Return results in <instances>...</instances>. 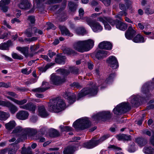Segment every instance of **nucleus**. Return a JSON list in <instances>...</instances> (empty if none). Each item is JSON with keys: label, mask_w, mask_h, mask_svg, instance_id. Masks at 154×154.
I'll return each mask as SVG.
<instances>
[{"label": "nucleus", "mask_w": 154, "mask_h": 154, "mask_svg": "<svg viewBox=\"0 0 154 154\" xmlns=\"http://www.w3.org/2000/svg\"><path fill=\"white\" fill-rule=\"evenodd\" d=\"M60 128L61 129V131H71L72 130L71 128L68 126H63V125H61L60 126Z\"/></svg>", "instance_id": "nucleus-45"}, {"label": "nucleus", "mask_w": 154, "mask_h": 154, "mask_svg": "<svg viewBox=\"0 0 154 154\" xmlns=\"http://www.w3.org/2000/svg\"><path fill=\"white\" fill-rule=\"evenodd\" d=\"M76 33L79 35H83L86 34V31L83 26H81L78 27L75 30Z\"/></svg>", "instance_id": "nucleus-31"}, {"label": "nucleus", "mask_w": 154, "mask_h": 154, "mask_svg": "<svg viewBox=\"0 0 154 154\" xmlns=\"http://www.w3.org/2000/svg\"><path fill=\"white\" fill-rule=\"evenodd\" d=\"M117 139L119 140H131V136L125 134L118 135L117 137Z\"/></svg>", "instance_id": "nucleus-38"}, {"label": "nucleus", "mask_w": 154, "mask_h": 154, "mask_svg": "<svg viewBox=\"0 0 154 154\" xmlns=\"http://www.w3.org/2000/svg\"><path fill=\"white\" fill-rule=\"evenodd\" d=\"M62 1V0H49L47 2L48 4H54L59 3Z\"/></svg>", "instance_id": "nucleus-58"}, {"label": "nucleus", "mask_w": 154, "mask_h": 154, "mask_svg": "<svg viewBox=\"0 0 154 154\" xmlns=\"http://www.w3.org/2000/svg\"><path fill=\"white\" fill-rule=\"evenodd\" d=\"M17 50L22 53L26 57H27L28 55L29 48L27 47H17L16 48Z\"/></svg>", "instance_id": "nucleus-28"}, {"label": "nucleus", "mask_w": 154, "mask_h": 154, "mask_svg": "<svg viewBox=\"0 0 154 154\" xmlns=\"http://www.w3.org/2000/svg\"><path fill=\"white\" fill-rule=\"evenodd\" d=\"M130 107L128 103H123L118 105L113 109L114 113L116 115H120L130 110Z\"/></svg>", "instance_id": "nucleus-6"}, {"label": "nucleus", "mask_w": 154, "mask_h": 154, "mask_svg": "<svg viewBox=\"0 0 154 154\" xmlns=\"http://www.w3.org/2000/svg\"><path fill=\"white\" fill-rule=\"evenodd\" d=\"M28 20L32 23H34L35 21V17L34 16H29L28 17Z\"/></svg>", "instance_id": "nucleus-57"}, {"label": "nucleus", "mask_w": 154, "mask_h": 154, "mask_svg": "<svg viewBox=\"0 0 154 154\" xmlns=\"http://www.w3.org/2000/svg\"><path fill=\"white\" fill-rule=\"evenodd\" d=\"M49 136L51 137H57L60 135L59 132L55 129H53L50 133Z\"/></svg>", "instance_id": "nucleus-43"}, {"label": "nucleus", "mask_w": 154, "mask_h": 154, "mask_svg": "<svg viewBox=\"0 0 154 154\" xmlns=\"http://www.w3.org/2000/svg\"><path fill=\"white\" fill-rule=\"evenodd\" d=\"M66 57L63 56H58V57L55 59L56 62L59 64H63L65 63Z\"/></svg>", "instance_id": "nucleus-36"}, {"label": "nucleus", "mask_w": 154, "mask_h": 154, "mask_svg": "<svg viewBox=\"0 0 154 154\" xmlns=\"http://www.w3.org/2000/svg\"><path fill=\"white\" fill-rule=\"evenodd\" d=\"M102 54L101 50L98 51L96 54V57L98 59L104 57Z\"/></svg>", "instance_id": "nucleus-56"}, {"label": "nucleus", "mask_w": 154, "mask_h": 154, "mask_svg": "<svg viewBox=\"0 0 154 154\" xmlns=\"http://www.w3.org/2000/svg\"><path fill=\"white\" fill-rule=\"evenodd\" d=\"M29 116L28 112L24 110L19 111L16 115L17 118L20 120H25L27 119Z\"/></svg>", "instance_id": "nucleus-19"}, {"label": "nucleus", "mask_w": 154, "mask_h": 154, "mask_svg": "<svg viewBox=\"0 0 154 154\" xmlns=\"http://www.w3.org/2000/svg\"><path fill=\"white\" fill-rule=\"evenodd\" d=\"M11 40L8 41L6 43H2L0 45V49L2 50H8L9 47L11 45Z\"/></svg>", "instance_id": "nucleus-32"}, {"label": "nucleus", "mask_w": 154, "mask_h": 154, "mask_svg": "<svg viewBox=\"0 0 154 154\" xmlns=\"http://www.w3.org/2000/svg\"><path fill=\"white\" fill-rule=\"evenodd\" d=\"M139 97L138 95H133L130 98L131 99V103L133 106H137L139 104L140 101L141 100V98H139Z\"/></svg>", "instance_id": "nucleus-22"}, {"label": "nucleus", "mask_w": 154, "mask_h": 154, "mask_svg": "<svg viewBox=\"0 0 154 154\" xmlns=\"http://www.w3.org/2000/svg\"><path fill=\"white\" fill-rule=\"evenodd\" d=\"M62 34L63 35H67L68 36H72L73 34L70 32L68 29L65 26H62L60 27Z\"/></svg>", "instance_id": "nucleus-29"}, {"label": "nucleus", "mask_w": 154, "mask_h": 154, "mask_svg": "<svg viewBox=\"0 0 154 154\" xmlns=\"http://www.w3.org/2000/svg\"><path fill=\"white\" fill-rule=\"evenodd\" d=\"M18 6L21 9L27 10L30 8V4L28 0H23L19 4Z\"/></svg>", "instance_id": "nucleus-24"}, {"label": "nucleus", "mask_w": 154, "mask_h": 154, "mask_svg": "<svg viewBox=\"0 0 154 154\" xmlns=\"http://www.w3.org/2000/svg\"><path fill=\"white\" fill-rule=\"evenodd\" d=\"M142 132L143 134L149 136H150L152 134L151 131L147 129H143L142 131Z\"/></svg>", "instance_id": "nucleus-51"}, {"label": "nucleus", "mask_w": 154, "mask_h": 154, "mask_svg": "<svg viewBox=\"0 0 154 154\" xmlns=\"http://www.w3.org/2000/svg\"><path fill=\"white\" fill-rule=\"evenodd\" d=\"M125 3V6L123 4H120L119 7L120 9L122 10H126L131 7V2L128 0H124Z\"/></svg>", "instance_id": "nucleus-27"}, {"label": "nucleus", "mask_w": 154, "mask_h": 154, "mask_svg": "<svg viewBox=\"0 0 154 154\" xmlns=\"http://www.w3.org/2000/svg\"><path fill=\"white\" fill-rule=\"evenodd\" d=\"M12 57L14 59L22 60L23 59V57L21 55H19L16 53H12Z\"/></svg>", "instance_id": "nucleus-46"}, {"label": "nucleus", "mask_w": 154, "mask_h": 154, "mask_svg": "<svg viewBox=\"0 0 154 154\" xmlns=\"http://www.w3.org/2000/svg\"><path fill=\"white\" fill-rule=\"evenodd\" d=\"M65 106V103L62 99H54L50 100L49 109L51 112H58L63 110Z\"/></svg>", "instance_id": "nucleus-3"}, {"label": "nucleus", "mask_w": 154, "mask_h": 154, "mask_svg": "<svg viewBox=\"0 0 154 154\" xmlns=\"http://www.w3.org/2000/svg\"><path fill=\"white\" fill-rule=\"evenodd\" d=\"M104 4L105 6H109L111 3L110 0H100Z\"/></svg>", "instance_id": "nucleus-63"}, {"label": "nucleus", "mask_w": 154, "mask_h": 154, "mask_svg": "<svg viewBox=\"0 0 154 154\" xmlns=\"http://www.w3.org/2000/svg\"><path fill=\"white\" fill-rule=\"evenodd\" d=\"M0 105L8 107L11 114H14L18 110V108L10 102L0 100Z\"/></svg>", "instance_id": "nucleus-11"}, {"label": "nucleus", "mask_w": 154, "mask_h": 154, "mask_svg": "<svg viewBox=\"0 0 154 154\" xmlns=\"http://www.w3.org/2000/svg\"><path fill=\"white\" fill-rule=\"evenodd\" d=\"M79 15L80 17V19H83L82 18V17L84 13V10L82 8H80L79 10Z\"/></svg>", "instance_id": "nucleus-62"}, {"label": "nucleus", "mask_w": 154, "mask_h": 154, "mask_svg": "<svg viewBox=\"0 0 154 154\" xmlns=\"http://www.w3.org/2000/svg\"><path fill=\"white\" fill-rule=\"evenodd\" d=\"M109 149H111L114 150H121V148L118 147L114 145H109L108 147Z\"/></svg>", "instance_id": "nucleus-59"}, {"label": "nucleus", "mask_w": 154, "mask_h": 154, "mask_svg": "<svg viewBox=\"0 0 154 154\" xmlns=\"http://www.w3.org/2000/svg\"><path fill=\"white\" fill-rule=\"evenodd\" d=\"M37 132V130L33 128H23V134L21 136V141L26 139V135L32 137L34 134Z\"/></svg>", "instance_id": "nucleus-10"}, {"label": "nucleus", "mask_w": 154, "mask_h": 154, "mask_svg": "<svg viewBox=\"0 0 154 154\" xmlns=\"http://www.w3.org/2000/svg\"><path fill=\"white\" fill-rule=\"evenodd\" d=\"M42 134H34L32 137L33 139L39 142H44L45 141V138L43 137Z\"/></svg>", "instance_id": "nucleus-25"}, {"label": "nucleus", "mask_w": 154, "mask_h": 154, "mask_svg": "<svg viewBox=\"0 0 154 154\" xmlns=\"http://www.w3.org/2000/svg\"><path fill=\"white\" fill-rule=\"evenodd\" d=\"M48 82H43L42 85V87H39L33 90L35 92H42L45 91L48 89L49 87L48 86Z\"/></svg>", "instance_id": "nucleus-23"}, {"label": "nucleus", "mask_w": 154, "mask_h": 154, "mask_svg": "<svg viewBox=\"0 0 154 154\" xmlns=\"http://www.w3.org/2000/svg\"><path fill=\"white\" fill-rule=\"evenodd\" d=\"M106 20L112 26L116 25V28L120 30L124 31L127 28V25L121 21L113 20L111 18L108 19Z\"/></svg>", "instance_id": "nucleus-9"}, {"label": "nucleus", "mask_w": 154, "mask_h": 154, "mask_svg": "<svg viewBox=\"0 0 154 154\" xmlns=\"http://www.w3.org/2000/svg\"><path fill=\"white\" fill-rule=\"evenodd\" d=\"M16 125V123L14 120L10 121L5 124L6 128L8 130L12 129Z\"/></svg>", "instance_id": "nucleus-34"}, {"label": "nucleus", "mask_w": 154, "mask_h": 154, "mask_svg": "<svg viewBox=\"0 0 154 154\" xmlns=\"http://www.w3.org/2000/svg\"><path fill=\"white\" fill-rule=\"evenodd\" d=\"M152 83L150 82H147L142 86L141 88V92L143 94L144 97H147V95L149 91V88L150 85H152Z\"/></svg>", "instance_id": "nucleus-21"}, {"label": "nucleus", "mask_w": 154, "mask_h": 154, "mask_svg": "<svg viewBox=\"0 0 154 154\" xmlns=\"http://www.w3.org/2000/svg\"><path fill=\"white\" fill-rule=\"evenodd\" d=\"M10 116L8 112H5L0 110V120H5Z\"/></svg>", "instance_id": "nucleus-35"}, {"label": "nucleus", "mask_w": 154, "mask_h": 154, "mask_svg": "<svg viewBox=\"0 0 154 154\" xmlns=\"http://www.w3.org/2000/svg\"><path fill=\"white\" fill-rule=\"evenodd\" d=\"M68 5L69 9L72 11H74L76 10L77 5H76L72 2H69L68 3Z\"/></svg>", "instance_id": "nucleus-44"}, {"label": "nucleus", "mask_w": 154, "mask_h": 154, "mask_svg": "<svg viewBox=\"0 0 154 154\" xmlns=\"http://www.w3.org/2000/svg\"><path fill=\"white\" fill-rule=\"evenodd\" d=\"M75 151L74 147L69 146L65 149L63 151V154H72Z\"/></svg>", "instance_id": "nucleus-37"}, {"label": "nucleus", "mask_w": 154, "mask_h": 154, "mask_svg": "<svg viewBox=\"0 0 154 154\" xmlns=\"http://www.w3.org/2000/svg\"><path fill=\"white\" fill-rule=\"evenodd\" d=\"M65 15L64 14H61L59 15V18H57L60 21H64L66 19V17H65Z\"/></svg>", "instance_id": "nucleus-55"}, {"label": "nucleus", "mask_w": 154, "mask_h": 154, "mask_svg": "<svg viewBox=\"0 0 154 154\" xmlns=\"http://www.w3.org/2000/svg\"><path fill=\"white\" fill-rule=\"evenodd\" d=\"M133 41L135 43H143L145 41L144 38L140 34H138L133 39Z\"/></svg>", "instance_id": "nucleus-26"}, {"label": "nucleus", "mask_w": 154, "mask_h": 154, "mask_svg": "<svg viewBox=\"0 0 154 154\" xmlns=\"http://www.w3.org/2000/svg\"><path fill=\"white\" fill-rule=\"evenodd\" d=\"M42 0H34V1L33 7L34 8H38V5L40 3Z\"/></svg>", "instance_id": "nucleus-60"}, {"label": "nucleus", "mask_w": 154, "mask_h": 154, "mask_svg": "<svg viewBox=\"0 0 154 154\" xmlns=\"http://www.w3.org/2000/svg\"><path fill=\"white\" fill-rule=\"evenodd\" d=\"M111 117L110 112L109 111L100 112L94 115L92 119L93 121L97 122L100 120L105 121L109 119Z\"/></svg>", "instance_id": "nucleus-7"}, {"label": "nucleus", "mask_w": 154, "mask_h": 154, "mask_svg": "<svg viewBox=\"0 0 154 154\" xmlns=\"http://www.w3.org/2000/svg\"><path fill=\"white\" fill-rule=\"evenodd\" d=\"M12 145H13V148L12 150L13 151H15L16 152V151L19 149L20 147L19 146L17 143H14Z\"/></svg>", "instance_id": "nucleus-61"}, {"label": "nucleus", "mask_w": 154, "mask_h": 154, "mask_svg": "<svg viewBox=\"0 0 154 154\" xmlns=\"http://www.w3.org/2000/svg\"><path fill=\"white\" fill-rule=\"evenodd\" d=\"M98 47L101 49L110 50L112 49V43L109 42L103 41L99 43Z\"/></svg>", "instance_id": "nucleus-18"}, {"label": "nucleus", "mask_w": 154, "mask_h": 154, "mask_svg": "<svg viewBox=\"0 0 154 154\" xmlns=\"http://www.w3.org/2000/svg\"><path fill=\"white\" fill-rule=\"evenodd\" d=\"M51 66V65L50 64H47L44 67H39L38 69L39 70L42 72H45Z\"/></svg>", "instance_id": "nucleus-47"}, {"label": "nucleus", "mask_w": 154, "mask_h": 154, "mask_svg": "<svg viewBox=\"0 0 154 154\" xmlns=\"http://www.w3.org/2000/svg\"><path fill=\"white\" fill-rule=\"evenodd\" d=\"M115 76V75L114 73L110 75L105 81V83L107 84H110L113 81Z\"/></svg>", "instance_id": "nucleus-41"}, {"label": "nucleus", "mask_w": 154, "mask_h": 154, "mask_svg": "<svg viewBox=\"0 0 154 154\" xmlns=\"http://www.w3.org/2000/svg\"><path fill=\"white\" fill-rule=\"evenodd\" d=\"M99 86L96 83L91 82L89 87L83 89L78 95V99L86 95L94 96L96 95L98 91V87Z\"/></svg>", "instance_id": "nucleus-2"}, {"label": "nucleus", "mask_w": 154, "mask_h": 154, "mask_svg": "<svg viewBox=\"0 0 154 154\" xmlns=\"http://www.w3.org/2000/svg\"><path fill=\"white\" fill-rule=\"evenodd\" d=\"M94 42L91 39L83 41H79L74 44L73 48L78 51L81 53L88 51L93 47Z\"/></svg>", "instance_id": "nucleus-1"}, {"label": "nucleus", "mask_w": 154, "mask_h": 154, "mask_svg": "<svg viewBox=\"0 0 154 154\" xmlns=\"http://www.w3.org/2000/svg\"><path fill=\"white\" fill-rule=\"evenodd\" d=\"M48 28L47 29H52L53 30H54L56 29V27L52 23H48Z\"/></svg>", "instance_id": "nucleus-64"}, {"label": "nucleus", "mask_w": 154, "mask_h": 154, "mask_svg": "<svg viewBox=\"0 0 154 154\" xmlns=\"http://www.w3.org/2000/svg\"><path fill=\"white\" fill-rule=\"evenodd\" d=\"M37 30L36 27L30 28L26 29L25 32V33L28 37H31L33 35V34H35V31Z\"/></svg>", "instance_id": "nucleus-30"}, {"label": "nucleus", "mask_w": 154, "mask_h": 154, "mask_svg": "<svg viewBox=\"0 0 154 154\" xmlns=\"http://www.w3.org/2000/svg\"><path fill=\"white\" fill-rule=\"evenodd\" d=\"M10 0H2L0 1V7L6 5L10 2Z\"/></svg>", "instance_id": "nucleus-49"}, {"label": "nucleus", "mask_w": 154, "mask_h": 154, "mask_svg": "<svg viewBox=\"0 0 154 154\" xmlns=\"http://www.w3.org/2000/svg\"><path fill=\"white\" fill-rule=\"evenodd\" d=\"M107 61L109 65L113 69H116L119 66L117 59L115 56H110L107 60Z\"/></svg>", "instance_id": "nucleus-12"}, {"label": "nucleus", "mask_w": 154, "mask_h": 154, "mask_svg": "<svg viewBox=\"0 0 154 154\" xmlns=\"http://www.w3.org/2000/svg\"><path fill=\"white\" fill-rule=\"evenodd\" d=\"M145 13L147 15H151L154 13V10H152L149 8H146L145 9Z\"/></svg>", "instance_id": "nucleus-50"}, {"label": "nucleus", "mask_w": 154, "mask_h": 154, "mask_svg": "<svg viewBox=\"0 0 154 154\" xmlns=\"http://www.w3.org/2000/svg\"><path fill=\"white\" fill-rule=\"evenodd\" d=\"M5 97L17 104L21 105L20 106V108L28 110L33 113H34L35 112L36 106L35 105L31 103H27L25 105H22L26 103L27 100L26 99H24L22 100H19L8 96H6Z\"/></svg>", "instance_id": "nucleus-4"}, {"label": "nucleus", "mask_w": 154, "mask_h": 154, "mask_svg": "<svg viewBox=\"0 0 154 154\" xmlns=\"http://www.w3.org/2000/svg\"><path fill=\"white\" fill-rule=\"evenodd\" d=\"M39 45H31L30 47V49L31 51L34 52L36 51L39 48Z\"/></svg>", "instance_id": "nucleus-52"}, {"label": "nucleus", "mask_w": 154, "mask_h": 154, "mask_svg": "<svg viewBox=\"0 0 154 154\" xmlns=\"http://www.w3.org/2000/svg\"><path fill=\"white\" fill-rule=\"evenodd\" d=\"M51 82L53 84L58 85L63 82V79H61L59 76L53 74L51 75L50 79Z\"/></svg>", "instance_id": "nucleus-16"}, {"label": "nucleus", "mask_w": 154, "mask_h": 154, "mask_svg": "<svg viewBox=\"0 0 154 154\" xmlns=\"http://www.w3.org/2000/svg\"><path fill=\"white\" fill-rule=\"evenodd\" d=\"M12 133L15 136L18 137L20 141H21V136L23 134V128L20 126L17 127L13 131Z\"/></svg>", "instance_id": "nucleus-20"}, {"label": "nucleus", "mask_w": 154, "mask_h": 154, "mask_svg": "<svg viewBox=\"0 0 154 154\" xmlns=\"http://www.w3.org/2000/svg\"><path fill=\"white\" fill-rule=\"evenodd\" d=\"M56 72L57 73L60 75L65 76L68 75L69 72L67 70L63 69H57Z\"/></svg>", "instance_id": "nucleus-40"}, {"label": "nucleus", "mask_w": 154, "mask_h": 154, "mask_svg": "<svg viewBox=\"0 0 154 154\" xmlns=\"http://www.w3.org/2000/svg\"><path fill=\"white\" fill-rule=\"evenodd\" d=\"M143 151L146 154H154V148L150 146H146L144 148Z\"/></svg>", "instance_id": "nucleus-33"}, {"label": "nucleus", "mask_w": 154, "mask_h": 154, "mask_svg": "<svg viewBox=\"0 0 154 154\" xmlns=\"http://www.w3.org/2000/svg\"><path fill=\"white\" fill-rule=\"evenodd\" d=\"M99 143L98 141H97L93 139L87 142L84 143L82 146L87 149H91L98 145Z\"/></svg>", "instance_id": "nucleus-13"}, {"label": "nucleus", "mask_w": 154, "mask_h": 154, "mask_svg": "<svg viewBox=\"0 0 154 154\" xmlns=\"http://www.w3.org/2000/svg\"><path fill=\"white\" fill-rule=\"evenodd\" d=\"M109 137V135H106L103 136L101 137L100 139L97 141H98L99 142V144L101 143L103 141L108 138Z\"/></svg>", "instance_id": "nucleus-54"}, {"label": "nucleus", "mask_w": 154, "mask_h": 154, "mask_svg": "<svg viewBox=\"0 0 154 154\" xmlns=\"http://www.w3.org/2000/svg\"><path fill=\"white\" fill-rule=\"evenodd\" d=\"M73 125L76 130H84L89 127L90 123L88 118L85 117L78 119L73 123Z\"/></svg>", "instance_id": "nucleus-5"}, {"label": "nucleus", "mask_w": 154, "mask_h": 154, "mask_svg": "<svg viewBox=\"0 0 154 154\" xmlns=\"http://www.w3.org/2000/svg\"><path fill=\"white\" fill-rule=\"evenodd\" d=\"M69 70L71 72L74 74H77L78 73V69L76 67H70L69 68Z\"/></svg>", "instance_id": "nucleus-48"}, {"label": "nucleus", "mask_w": 154, "mask_h": 154, "mask_svg": "<svg viewBox=\"0 0 154 154\" xmlns=\"http://www.w3.org/2000/svg\"><path fill=\"white\" fill-rule=\"evenodd\" d=\"M37 112L38 115L42 117L45 118L49 115L45 107L43 105L38 106Z\"/></svg>", "instance_id": "nucleus-17"}, {"label": "nucleus", "mask_w": 154, "mask_h": 154, "mask_svg": "<svg viewBox=\"0 0 154 154\" xmlns=\"http://www.w3.org/2000/svg\"><path fill=\"white\" fill-rule=\"evenodd\" d=\"M85 18L87 24L91 27L94 32H98L102 30L103 27L98 22L92 21L87 17H86Z\"/></svg>", "instance_id": "nucleus-8"}, {"label": "nucleus", "mask_w": 154, "mask_h": 154, "mask_svg": "<svg viewBox=\"0 0 154 154\" xmlns=\"http://www.w3.org/2000/svg\"><path fill=\"white\" fill-rule=\"evenodd\" d=\"M63 96L64 98L67 99L68 102L70 104L73 103L75 101L76 96L73 93L65 91Z\"/></svg>", "instance_id": "nucleus-14"}, {"label": "nucleus", "mask_w": 154, "mask_h": 154, "mask_svg": "<svg viewBox=\"0 0 154 154\" xmlns=\"http://www.w3.org/2000/svg\"><path fill=\"white\" fill-rule=\"evenodd\" d=\"M136 31L133 29L132 26L130 25L125 33V37L128 39H131L136 34Z\"/></svg>", "instance_id": "nucleus-15"}, {"label": "nucleus", "mask_w": 154, "mask_h": 154, "mask_svg": "<svg viewBox=\"0 0 154 154\" xmlns=\"http://www.w3.org/2000/svg\"><path fill=\"white\" fill-rule=\"evenodd\" d=\"M21 153L22 154H32L30 147H28L27 149L24 147H23Z\"/></svg>", "instance_id": "nucleus-42"}, {"label": "nucleus", "mask_w": 154, "mask_h": 154, "mask_svg": "<svg viewBox=\"0 0 154 154\" xmlns=\"http://www.w3.org/2000/svg\"><path fill=\"white\" fill-rule=\"evenodd\" d=\"M10 84L9 83H6L2 82H0V87H4L7 88L10 87Z\"/></svg>", "instance_id": "nucleus-53"}, {"label": "nucleus", "mask_w": 154, "mask_h": 154, "mask_svg": "<svg viewBox=\"0 0 154 154\" xmlns=\"http://www.w3.org/2000/svg\"><path fill=\"white\" fill-rule=\"evenodd\" d=\"M135 140L136 142L140 146H144L146 143V140L142 138H137Z\"/></svg>", "instance_id": "nucleus-39"}]
</instances>
